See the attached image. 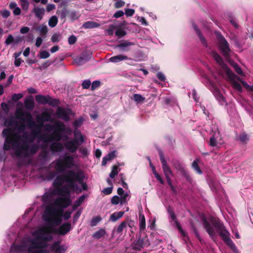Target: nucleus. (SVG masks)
<instances>
[{
	"label": "nucleus",
	"instance_id": "nucleus-41",
	"mask_svg": "<svg viewBox=\"0 0 253 253\" xmlns=\"http://www.w3.org/2000/svg\"><path fill=\"white\" fill-rule=\"evenodd\" d=\"M126 34V32L121 28H118L117 31L115 32V35L118 38H121L125 36Z\"/></svg>",
	"mask_w": 253,
	"mask_h": 253
},
{
	"label": "nucleus",
	"instance_id": "nucleus-39",
	"mask_svg": "<svg viewBox=\"0 0 253 253\" xmlns=\"http://www.w3.org/2000/svg\"><path fill=\"white\" fill-rule=\"evenodd\" d=\"M132 99L137 103H143L145 100V98L143 97L142 95L135 93L133 95Z\"/></svg>",
	"mask_w": 253,
	"mask_h": 253
},
{
	"label": "nucleus",
	"instance_id": "nucleus-42",
	"mask_svg": "<svg viewBox=\"0 0 253 253\" xmlns=\"http://www.w3.org/2000/svg\"><path fill=\"white\" fill-rule=\"evenodd\" d=\"M118 167L116 165L113 166L112 170L109 174V176L111 178H114L118 174Z\"/></svg>",
	"mask_w": 253,
	"mask_h": 253
},
{
	"label": "nucleus",
	"instance_id": "nucleus-55",
	"mask_svg": "<svg viewBox=\"0 0 253 253\" xmlns=\"http://www.w3.org/2000/svg\"><path fill=\"white\" fill-rule=\"evenodd\" d=\"M209 144L212 147H214L217 144L216 139L213 135H212L210 138Z\"/></svg>",
	"mask_w": 253,
	"mask_h": 253
},
{
	"label": "nucleus",
	"instance_id": "nucleus-15",
	"mask_svg": "<svg viewBox=\"0 0 253 253\" xmlns=\"http://www.w3.org/2000/svg\"><path fill=\"white\" fill-rule=\"evenodd\" d=\"M172 165L187 180H189L190 179V176L185 169L183 164L182 163L178 160H174L172 161Z\"/></svg>",
	"mask_w": 253,
	"mask_h": 253
},
{
	"label": "nucleus",
	"instance_id": "nucleus-51",
	"mask_svg": "<svg viewBox=\"0 0 253 253\" xmlns=\"http://www.w3.org/2000/svg\"><path fill=\"white\" fill-rule=\"evenodd\" d=\"M239 139L242 143H247L248 141L247 135L245 133H242L239 136Z\"/></svg>",
	"mask_w": 253,
	"mask_h": 253
},
{
	"label": "nucleus",
	"instance_id": "nucleus-59",
	"mask_svg": "<svg viewBox=\"0 0 253 253\" xmlns=\"http://www.w3.org/2000/svg\"><path fill=\"white\" fill-rule=\"evenodd\" d=\"M83 120L81 118L79 119L75 120L73 123V126L76 127L80 126L83 124Z\"/></svg>",
	"mask_w": 253,
	"mask_h": 253
},
{
	"label": "nucleus",
	"instance_id": "nucleus-22",
	"mask_svg": "<svg viewBox=\"0 0 253 253\" xmlns=\"http://www.w3.org/2000/svg\"><path fill=\"white\" fill-rule=\"evenodd\" d=\"M51 227H46L40 228L35 231L33 233V235L35 237H39L40 236H44V235L47 233H52L51 231Z\"/></svg>",
	"mask_w": 253,
	"mask_h": 253
},
{
	"label": "nucleus",
	"instance_id": "nucleus-49",
	"mask_svg": "<svg viewBox=\"0 0 253 253\" xmlns=\"http://www.w3.org/2000/svg\"><path fill=\"white\" fill-rule=\"evenodd\" d=\"M192 168L196 171V172L199 174H202V171L201 170V169L200 168L198 163L194 161L192 165Z\"/></svg>",
	"mask_w": 253,
	"mask_h": 253
},
{
	"label": "nucleus",
	"instance_id": "nucleus-19",
	"mask_svg": "<svg viewBox=\"0 0 253 253\" xmlns=\"http://www.w3.org/2000/svg\"><path fill=\"white\" fill-rule=\"evenodd\" d=\"M60 241L54 242L50 246L51 251H54L55 253H65L67 247L65 245L60 246Z\"/></svg>",
	"mask_w": 253,
	"mask_h": 253
},
{
	"label": "nucleus",
	"instance_id": "nucleus-56",
	"mask_svg": "<svg viewBox=\"0 0 253 253\" xmlns=\"http://www.w3.org/2000/svg\"><path fill=\"white\" fill-rule=\"evenodd\" d=\"M72 213V211L68 210L64 213H63V216L65 220H68L71 217V215Z\"/></svg>",
	"mask_w": 253,
	"mask_h": 253
},
{
	"label": "nucleus",
	"instance_id": "nucleus-63",
	"mask_svg": "<svg viewBox=\"0 0 253 253\" xmlns=\"http://www.w3.org/2000/svg\"><path fill=\"white\" fill-rule=\"evenodd\" d=\"M85 198V195H83L82 196H80L76 201L75 203L77 204V206H80L81 205V204L83 203V202L84 201Z\"/></svg>",
	"mask_w": 253,
	"mask_h": 253
},
{
	"label": "nucleus",
	"instance_id": "nucleus-33",
	"mask_svg": "<svg viewBox=\"0 0 253 253\" xmlns=\"http://www.w3.org/2000/svg\"><path fill=\"white\" fill-rule=\"evenodd\" d=\"M33 11L36 17L40 19H42V15L44 13V9L43 8L35 7L33 9Z\"/></svg>",
	"mask_w": 253,
	"mask_h": 253
},
{
	"label": "nucleus",
	"instance_id": "nucleus-54",
	"mask_svg": "<svg viewBox=\"0 0 253 253\" xmlns=\"http://www.w3.org/2000/svg\"><path fill=\"white\" fill-rule=\"evenodd\" d=\"M90 85L91 82L89 80H84L82 84V86L83 89H88Z\"/></svg>",
	"mask_w": 253,
	"mask_h": 253
},
{
	"label": "nucleus",
	"instance_id": "nucleus-5",
	"mask_svg": "<svg viewBox=\"0 0 253 253\" xmlns=\"http://www.w3.org/2000/svg\"><path fill=\"white\" fill-rule=\"evenodd\" d=\"M70 128H66L65 124L60 121H56L54 123V127L53 132L48 135L44 141L52 142L53 141H59L62 138V133L64 132H70Z\"/></svg>",
	"mask_w": 253,
	"mask_h": 253
},
{
	"label": "nucleus",
	"instance_id": "nucleus-27",
	"mask_svg": "<svg viewBox=\"0 0 253 253\" xmlns=\"http://www.w3.org/2000/svg\"><path fill=\"white\" fill-rule=\"evenodd\" d=\"M25 107L26 109L32 110L35 107V102L32 96L29 98H26L24 101Z\"/></svg>",
	"mask_w": 253,
	"mask_h": 253
},
{
	"label": "nucleus",
	"instance_id": "nucleus-45",
	"mask_svg": "<svg viewBox=\"0 0 253 253\" xmlns=\"http://www.w3.org/2000/svg\"><path fill=\"white\" fill-rule=\"evenodd\" d=\"M37 30L40 31L42 36H45L48 31L47 27L46 25H42L37 28Z\"/></svg>",
	"mask_w": 253,
	"mask_h": 253
},
{
	"label": "nucleus",
	"instance_id": "nucleus-40",
	"mask_svg": "<svg viewBox=\"0 0 253 253\" xmlns=\"http://www.w3.org/2000/svg\"><path fill=\"white\" fill-rule=\"evenodd\" d=\"M58 23V19L56 16H52L51 17L49 20L48 21V25L49 26L53 28L55 27V26L57 25Z\"/></svg>",
	"mask_w": 253,
	"mask_h": 253
},
{
	"label": "nucleus",
	"instance_id": "nucleus-9",
	"mask_svg": "<svg viewBox=\"0 0 253 253\" xmlns=\"http://www.w3.org/2000/svg\"><path fill=\"white\" fill-rule=\"evenodd\" d=\"M211 55L216 62L226 70V74L229 78L233 79L237 77V76L233 73L230 69L227 68V65L224 63L222 57L216 51H212L211 52Z\"/></svg>",
	"mask_w": 253,
	"mask_h": 253
},
{
	"label": "nucleus",
	"instance_id": "nucleus-31",
	"mask_svg": "<svg viewBox=\"0 0 253 253\" xmlns=\"http://www.w3.org/2000/svg\"><path fill=\"white\" fill-rule=\"evenodd\" d=\"M124 211H122L115 212L110 215V219L113 222H115L117 220L122 217L124 214Z\"/></svg>",
	"mask_w": 253,
	"mask_h": 253
},
{
	"label": "nucleus",
	"instance_id": "nucleus-6",
	"mask_svg": "<svg viewBox=\"0 0 253 253\" xmlns=\"http://www.w3.org/2000/svg\"><path fill=\"white\" fill-rule=\"evenodd\" d=\"M75 138L67 141L64 144L65 148L70 153H75L81 145L84 142V138L80 131H75Z\"/></svg>",
	"mask_w": 253,
	"mask_h": 253
},
{
	"label": "nucleus",
	"instance_id": "nucleus-3",
	"mask_svg": "<svg viewBox=\"0 0 253 253\" xmlns=\"http://www.w3.org/2000/svg\"><path fill=\"white\" fill-rule=\"evenodd\" d=\"M76 171L68 170L64 174L58 175L53 182V186L56 189L61 187L64 182L68 184L69 187L74 192L81 193L82 190L76 183H73Z\"/></svg>",
	"mask_w": 253,
	"mask_h": 253
},
{
	"label": "nucleus",
	"instance_id": "nucleus-36",
	"mask_svg": "<svg viewBox=\"0 0 253 253\" xmlns=\"http://www.w3.org/2000/svg\"><path fill=\"white\" fill-rule=\"evenodd\" d=\"M48 104L53 107L58 106L60 104V101L59 99H54L49 96Z\"/></svg>",
	"mask_w": 253,
	"mask_h": 253
},
{
	"label": "nucleus",
	"instance_id": "nucleus-1",
	"mask_svg": "<svg viewBox=\"0 0 253 253\" xmlns=\"http://www.w3.org/2000/svg\"><path fill=\"white\" fill-rule=\"evenodd\" d=\"M203 226L210 237L214 239L216 235L213 228H215L222 240L234 253H239L235 244L230 238V234L226 229L222 222L218 218L211 217L209 222L205 216L202 218Z\"/></svg>",
	"mask_w": 253,
	"mask_h": 253
},
{
	"label": "nucleus",
	"instance_id": "nucleus-14",
	"mask_svg": "<svg viewBox=\"0 0 253 253\" xmlns=\"http://www.w3.org/2000/svg\"><path fill=\"white\" fill-rule=\"evenodd\" d=\"M45 214L53 216H63V210L58 209L54 205H49L45 208Z\"/></svg>",
	"mask_w": 253,
	"mask_h": 253
},
{
	"label": "nucleus",
	"instance_id": "nucleus-43",
	"mask_svg": "<svg viewBox=\"0 0 253 253\" xmlns=\"http://www.w3.org/2000/svg\"><path fill=\"white\" fill-rule=\"evenodd\" d=\"M191 229H192L193 232H194V233L195 234L196 238L198 239V240L200 242H202L203 240L202 239L196 226L194 225V224L193 223H191Z\"/></svg>",
	"mask_w": 253,
	"mask_h": 253
},
{
	"label": "nucleus",
	"instance_id": "nucleus-24",
	"mask_svg": "<svg viewBox=\"0 0 253 253\" xmlns=\"http://www.w3.org/2000/svg\"><path fill=\"white\" fill-rule=\"evenodd\" d=\"M213 94L216 99L221 105L227 104V102H226L225 97L221 93L219 89L217 88L215 89L213 92Z\"/></svg>",
	"mask_w": 253,
	"mask_h": 253
},
{
	"label": "nucleus",
	"instance_id": "nucleus-35",
	"mask_svg": "<svg viewBox=\"0 0 253 253\" xmlns=\"http://www.w3.org/2000/svg\"><path fill=\"white\" fill-rule=\"evenodd\" d=\"M37 122L39 123V125H36L34 126L33 128L35 127L36 129L38 130H40L41 128L44 125V121L42 119V117L40 116H37L36 118Z\"/></svg>",
	"mask_w": 253,
	"mask_h": 253
},
{
	"label": "nucleus",
	"instance_id": "nucleus-32",
	"mask_svg": "<svg viewBox=\"0 0 253 253\" xmlns=\"http://www.w3.org/2000/svg\"><path fill=\"white\" fill-rule=\"evenodd\" d=\"M150 243L148 242V240L145 238H139L136 243V245L138 246L140 248H143L144 246L149 245Z\"/></svg>",
	"mask_w": 253,
	"mask_h": 253
},
{
	"label": "nucleus",
	"instance_id": "nucleus-44",
	"mask_svg": "<svg viewBox=\"0 0 253 253\" xmlns=\"http://www.w3.org/2000/svg\"><path fill=\"white\" fill-rule=\"evenodd\" d=\"M41 116L42 117V119L44 121V122H49L51 121V116L50 114L47 112H42Z\"/></svg>",
	"mask_w": 253,
	"mask_h": 253
},
{
	"label": "nucleus",
	"instance_id": "nucleus-17",
	"mask_svg": "<svg viewBox=\"0 0 253 253\" xmlns=\"http://www.w3.org/2000/svg\"><path fill=\"white\" fill-rule=\"evenodd\" d=\"M159 154L160 156V161L162 165V169L165 174V177L167 176H170L172 175V172L169 167L168 165L166 160L165 159L163 152L161 150H159Z\"/></svg>",
	"mask_w": 253,
	"mask_h": 253
},
{
	"label": "nucleus",
	"instance_id": "nucleus-47",
	"mask_svg": "<svg viewBox=\"0 0 253 253\" xmlns=\"http://www.w3.org/2000/svg\"><path fill=\"white\" fill-rule=\"evenodd\" d=\"M126 224H127V222H126V221L122 222L120 224V225L118 226V227L116 229V232L118 233H121L123 231V230H124V229L126 226Z\"/></svg>",
	"mask_w": 253,
	"mask_h": 253
},
{
	"label": "nucleus",
	"instance_id": "nucleus-52",
	"mask_svg": "<svg viewBox=\"0 0 253 253\" xmlns=\"http://www.w3.org/2000/svg\"><path fill=\"white\" fill-rule=\"evenodd\" d=\"M50 54L46 50L42 51L40 52L39 56L40 58L46 59L49 57Z\"/></svg>",
	"mask_w": 253,
	"mask_h": 253
},
{
	"label": "nucleus",
	"instance_id": "nucleus-37",
	"mask_svg": "<svg viewBox=\"0 0 253 253\" xmlns=\"http://www.w3.org/2000/svg\"><path fill=\"white\" fill-rule=\"evenodd\" d=\"M105 234V230L103 229H101L97 231L93 234V237L95 239H99L104 237Z\"/></svg>",
	"mask_w": 253,
	"mask_h": 253
},
{
	"label": "nucleus",
	"instance_id": "nucleus-38",
	"mask_svg": "<svg viewBox=\"0 0 253 253\" xmlns=\"http://www.w3.org/2000/svg\"><path fill=\"white\" fill-rule=\"evenodd\" d=\"M140 223H139V230L142 232L143 231L146 226L145 218L143 214L139 215Z\"/></svg>",
	"mask_w": 253,
	"mask_h": 253
},
{
	"label": "nucleus",
	"instance_id": "nucleus-60",
	"mask_svg": "<svg viewBox=\"0 0 253 253\" xmlns=\"http://www.w3.org/2000/svg\"><path fill=\"white\" fill-rule=\"evenodd\" d=\"M125 4V2L123 0H119L116 1L114 4V7L116 8H120L123 7Z\"/></svg>",
	"mask_w": 253,
	"mask_h": 253
},
{
	"label": "nucleus",
	"instance_id": "nucleus-29",
	"mask_svg": "<svg viewBox=\"0 0 253 253\" xmlns=\"http://www.w3.org/2000/svg\"><path fill=\"white\" fill-rule=\"evenodd\" d=\"M100 26V25L96 22L88 21L83 24V27L84 29H92L99 27Z\"/></svg>",
	"mask_w": 253,
	"mask_h": 253
},
{
	"label": "nucleus",
	"instance_id": "nucleus-34",
	"mask_svg": "<svg viewBox=\"0 0 253 253\" xmlns=\"http://www.w3.org/2000/svg\"><path fill=\"white\" fill-rule=\"evenodd\" d=\"M69 11L66 7H64L61 10H58L56 12V14L61 19H65Z\"/></svg>",
	"mask_w": 253,
	"mask_h": 253
},
{
	"label": "nucleus",
	"instance_id": "nucleus-4",
	"mask_svg": "<svg viewBox=\"0 0 253 253\" xmlns=\"http://www.w3.org/2000/svg\"><path fill=\"white\" fill-rule=\"evenodd\" d=\"M74 166V158L73 156L65 154L62 158L56 160L54 168L57 173H63L68 169Z\"/></svg>",
	"mask_w": 253,
	"mask_h": 253
},
{
	"label": "nucleus",
	"instance_id": "nucleus-8",
	"mask_svg": "<svg viewBox=\"0 0 253 253\" xmlns=\"http://www.w3.org/2000/svg\"><path fill=\"white\" fill-rule=\"evenodd\" d=\"M215 35L218 41L219 48L221 51L223 55L225 58L229 57L230 49L228 42L219 32H215Z\"/></svg>",
	"mask_w": 253,
	"mask_h": 253
},
{
	"label": "nucleus",
	"instance_id": "nucleus-58",
	"mask_svg": "<svg viewBox=\"0 0 253 253\" xmlns=\"http://www.w3.org/2000/svg\"><path fill=\"white\" fill-rule=\"evenodd\" d=\"M58 173L55 171H50L47 173L46 177L48 180L53 179L56 175Z\"/></svg>",
	"mask_w": 253,
	"mask_h": 253
},
{
	"label": "nucleus",
	"instance_id": "nucleus-13",
	"mask_svg": "<svg viewBox=\"0 0 253 253\" xmlns=\"http://www.w3.org/2000/svg\"><path fill=\"white\" fill-rule=\"evenodd\" d=\"M73 183L78 182L82 186V190H87L88 186L85 182H84V174L82 170H79L75 172V175L74 176Z\"/></svg>",
	"mask_w": 253,
	"mask_h": 253
},
{
	"label": "nucleus",
	"instance_id": "nucleus-28",
	"mask_svg": "<svg viewBox=\"0 0 253 253\" xmlns=\"http://www.w3.org/2000/svg\"><path fill=\"white\" fill-rule=\"evenodd\" d=\"M133 44L134 43L133 42H125L117 45L116 47L120 49L122 51H128L129 50L128 47Z\"/></svg>",
	"mask_w": 253,
	"mask_h": 253
},
{
	"label": "nucleus",
	"instance_id": "nucleus-2",
	"mask_svg": "<svg viewBox=\"0 0 253 253\" xmlns=\"http://www.w3.org/2000/svg\"><path fill=\"white\" fill-rule=\"evenodd\" d=\"M2 134L6 137L5 142L11 144V148L14 150V155L18 157L28 158L31 155L35 154L38 151L36 145L30 146L27 141H23L20 144V136L16 133H12L9 128L4 129Z\"/></svg>",
	"mask_w": 253,
	"mask_h": 253
},
{
	"label": "nucleus",
	"instance_id": "nucleus-48",
	"mask_svg": "<svg viewBox=\"0 0 253 253\" xmlns=\"http://www.w3.org/2000/svg\"><path fill=\"white\" fill-rule=\"evenodd\" d=\"M61 35L59 33H54L51 38V41L53 42H58L61 39Z\"/></svg>",
	"mask_w": 253,
	"mask_h": 253
},
{
	"label": "nucleus",
	"instance_id": "nucleus-57",
	"mask_svg": "<svg viewBox=\"0 0 253 253\" xmlns=\"http://www.w3.org/2000/svg\"><path fill=\"white\" fill-rule=\"evenodd\" d=\"M111 204L113 205H118L120 201V198L118 196H114L111 199Z\"/></svg>",
	"mask_w": 253,
	"mask_h": 253
},
{
	"label": "nucleus",
	"instance_id": "nucleus-30",
	"mask_svg": "<svg viewBox=\"0 0 253 253\" xmlns=\"http://www.w3.org/2000/svg\"><path fill=\"white\" fill-rule=\"evenodd\" d=\"M128 58L127 56L120 54L111 57L109 60L111 62L113 63H118L124 60L128 59Z\"/></svg>",
	"mask_w": 253,
	"mask_h": 253
},
{
	"label": "nucleus",
	"instance_id": "nucleus-46",
	"mask_svg": "<svg viewBox=\"0 0 253 253\" xmlns=\"http://www.w3.org/2000/svg\"><path fill=\"white\" fill-rule=\"evenodd\" d=\"M101 219L102 218L100 216L93 217L90 221V225L91 226H96L97 223L101 220Z\"/></svg>",
	"mask_w": 253,
	"mask_h": 253
},
{
	"label": "nucleus",
	"instance_id": "nucleus-20",
	"mask_svg": "<svg viewBox=\"0 0 253 253\" xmlns=\"http://www.w3.org/2000/svg\"><path fill=\"white\" fill-rule=\"evenodd\" d=\"M55 203L58 207L67 208L71 204V198L68 197H58Z\"/></svg>",
	"mask_w": 253,
	"mask_h": 253
},
{
	"label": "nucleus",
	"instance_id": "nucleus-11",
	"mask_svg": "<svg viewBox=\"0 0 253 253\" xmlns=\"http://www.w3.org/2000/svg\"><path fill=\"white\" fill-rule=\"evenodd\" d=\"M72 229V225L70 222H66L63 223L58 229L51 228V231L53 233L60 235L67 234Z\"/></svg>",
	"mask_w": 253,
	"mask_h": 253
},
{
	"label": "nucleus",
	"instance_id": "nucleus-64",
	"mask_svg": "<svg viewBox=\"0 0 253 253\" xmlns=\"http://www.w3.org/2000/svg\"><path fill=\"white\" fill-rule=\"evenodd\" d=\"M233 67L234 68L235 71L238 74H239L240 75H243V72L241 68L239 67V66L238 65H237V64H235L233 65Z\"/></svg>",
	"mask_w": 253,
	"mask_h": 253
},
{
	"label": "nucleus",
	"instance_id": "nucleus-18",
	"mask_svg": "<svg viewBox=\"0 0 253 253\" xmlns=\"http://www.w3.org/2000/svg\"><path fill=\"white\" fill-rule=\"evenodd\" d=\"M52 236L51 235L49 236H40L34 239H32L30 241L32 248L37 249L39 250L40 247V240H43L44 241H50L52 239Z\"/></svg>",
	"mask_w": 253,
	"mask_h": 253
},
{
	"label": "nucleus",
	"instance_id": "nucleus-62",
	"mask_svg": "<svg viewBox=\"0 0 253 253\" xmlns=\"http://www.w3.org/2000/svg\"><path fill=\"white\" fill-rule=\"evenodd\" d=\"M21 2V5L22 8L24 10H26L29 7V2L27 0H20Z\"/></svg>",
	"mask_w": 253,
	"mask_h": 253
},
{
	"label": "nucleus",
	"instance_id": "nucleus-26",
	"mask_svg": "<svg viewBox=\"0 0 253 253\" xmlns=\"http://www.w3.org/2000/svg\"><path fill=\"white\" fill-rule=\"evenodd\" d=\"M35 99L37 102L39 103L45 105L48 104L49 95L44 96L42 95H37L35 96Z\"/></svg>",
	"mask_w": 253,
	"mask_h": 253
},
{
	"label": "nucleus",
	"instance_id": "nucleus-12",
	"mask_svg": "<svg viewBox=\"0 0 253 253\" xmlns=\"http://www.w3.org/2000/svg\"><path fill=\"white\" fill-rule=\"evenodd\" d=\"M72 114V111L70 109H65L61 107H58L55 115L59 119H61L65 122H68L70 120V115Z\"/></svg>",
	"mask_w": 253,
	"mask_h": 253
},
{
	"label": "nucleus",
	"instance_id": "nucleus-7",
	"mask_svg": "<svg viewBox=\"0 0 253 253\" xmlns=\"http://www.w3.org/2000/svg\"><path fill=\"white\" fill-rule=\"evenodd\" d=\"M15 116L21 122H26L27 126L29 128H33L36 126V123L33 119L31 114L29 112H24L22 109L16 110Z\"/></svg>",
	"mask_w": 253,
	"mask_h": 253
},
{
	"label": "nucleus",
	"instance_id": "nucleus-21",
	"mask_svg": "<svg viewBox=\"0 0 253 253\" xmlns=\"http://www.w3.org/2000/svg\"><path fill=\"white\" fill-rule=\"evenodd\" d=\"M70 189H71L68 184L67 185H65L62 187H60L56 189L59 195L63 197H71V191Z\"/></svg>",
	"mask_w": 253,
	"mask_h": 253
},
{
	"label": "nucleus",
	"instance_id": "nucleus-50",
	"mask_svg": "<svg viewBox=\"0 0 253 253\" xmlns=\"http://www.w3.org/2000/svg\"><path fill=\"white\" fill-rule=\"evenodd\" d=\"M23 96L22 93H14L11 96V99L14 102H17L18 100L22 98Z\"/></svg>",
	"mask_w": 253,
	"mask_h": 253
},
{
	"label": "nucleus",
	"instance_id": "nucleus-25",
	"mask_svg": "<svg viewBox=\"0 0 253 253\" xmlns=\"http://www.w3.org/2000/svg\"><path fill=\"white\" fill-rule=\"evenodd\" d=\"M193 26L194 29L195 30L197 34L198 35L202 44L204 46L207 47L208 44L207 42V41H206V39L204 38V37L203 36L202 33H201V31L200 30V29H198L197 26L195 24H193Z\"/></svg>",
	"mask_w": 253,
	"mask_h": 253
},
{
	"label": "nucleus",
	"instance_id": "nucleus-23",
	"mask_svg": "<svg viewBox=\"0 0 253 253\" xmlns=\"http://www.w3.org/2000/svg\"><path fill=\"white\" fill-rule=\"evenodd\" d=\"M49 148L52 153L60 152L63 150V145L60 142H54L50 145Z\"/></svg>",
	"mask_w": 253,
	"mask_h": 253
},
{
	"label": "nucleus",
	"instance_id": "nucleus-10",
	"mask_svg": "<svg viewBox=\"0 0 253 253\" xmlns=\"http://www.w3.org/2000/svg\"><path fill=\"white\" fill-rule=\"evenodd\" d=\"M92 57V53L88 50L83 52L80 56L74 58V62L79 66H81L88 61Z\"/></svg>",
	"mask_w": 253,
	"mask_h": 253
},
{
	"label": "nucleus",
	"instance_id": "nucleus-53",
	"mask_svg": "<svg viewBox=\"0 0 253 253\" xmlns=\"http://www.w3.org/2000/svg\"><path fill=\"white\" fill-rule=\"evenodd\" d=\"M101 84V82L99 81H95L91 83V90H94L96 89L97 88L99 87Z\"/></svg>",
	"mask_w": 253,
	"mask_h": 253
},
{
	"label": "nucleus",
	"instance_id": "nucleus-61",
	"mask_svg": "<svg viewBox=\"0 0 253 253\" xmlns=\"http://www.w3.org/2000/svg\"><path fill=\"white\" fill-rule=\"evenodd\" d=\"M14 39L12 35H9L7 39L5 41V43L6 45H9L12 42H14Z\"/></svg>",
	"mask_w": 253,
	"mask_h": 253
},
{
	"label": "nucleus",
	"instance_id": "nucleus-16",
	"mask_svg": "<svg viewBox=\"0 0 253 253\" xmlns=\"http://www.w3.org/2000/svg\"><path fill=\"white\" fill-rule=\"evenodd\" d=\"M62 216H53L45 214L44 220L50 225V227L60 225L62 221Z\"/></svg>",
	"mask_w": 253,
	"mask_h": 253
}]
</instances>
